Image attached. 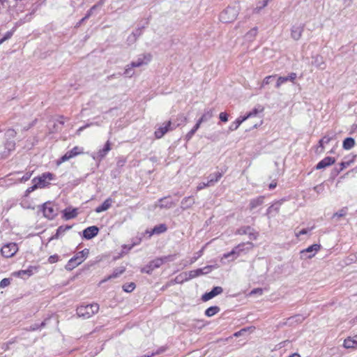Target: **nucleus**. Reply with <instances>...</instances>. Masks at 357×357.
<instances>
[{
  "label": "nucleus",
  "mask_w": 357,
  "mask_h": 357,
  "mask_svg": "<svg viewBox=\"0 0 357 357\" xmlns=\"http://www.w3.org/2000/svg\"><path fill=\"white\" fill-rule=\"evenodd\" d=\"M17 132L13 128H8L5 132L6 141L4 142V151L1 153V158L5 159L8 158L11 152L15 149V142L14 140H10V139L15 138Z\"/></svg>",
  "instance_id": "nucleus-1"
},
{
  "label": "nucleus",
  "mask_w": 357,
  "mask_h": 357,
  "mask_svg": "<svg viewBox=\"0 0 357 357\" xmlns=\"http://www.w3.org/2000/svg\"><path fill=\"white\" fill-rule=\"evenodd\" d=\"M89 255V250L85 248L82 251L77 252L67 263L65 268L67 271H73L82 262H84Z\"/></svg>",
  "instance_id": "nucleus-2"
},
{
  "label": "nucleus",
  "mask_w": 357,
  "mask_h": 357,
  "mask_svg": "<svg viewBox=\"0 0 357 357\" xmlns=\"http://www.w3.org/2000/svg\"><path fill=\"white\" fill-rule=\"evenodd\" d=\"M99 305L93 303L89 305H81L77 308V314L84 319H89L99 311Z\"/></svg>",
  "instance_id": "nucleus-3"
},
{
  "label": "nucleus",
  "mask_w": 357,
  "mask_h": 357,
  "mask_svg": "<svg viewBox=\"0 0 357 357\" xmlns=\"http://www.w3.org/2000/svg\"><path fill=\"white\" fill-rule=\"evenodd\" d=\"M55 178V175L51 172H45L33 178L32 182L36 183L39 188H45L50 185L51 181Z\"/></svg>",
  "instance_id": "nucleus-4"
},
{
  "label": "nucleus",
  "mask_w": 357,
  "mask_h": 357,
  "mask_svg": "<svg viewBox=\"0 0 357 357\" xmlns=\"http://www.w3.org/2000/svg\"><path fill=\"white\" fill-rule=\"evenodd\" d=\"M245 245H249V248H247V250H250L254 247V244L251 242L239 243L238 245L235 246L231 252L224 254L221 258V261L222 262L224 259H227L231 256L236 255L232 260L235 259L241 252L245 250L244 248Z\"/></svg>",
  "instance_id": "nucleus-5"
},
{
  "label": "nucleus",
  "mask_w": 357,
  "mask_h": 357,
  "mask_svg": "<svg viewBox=\"0 0 357 357\" xmlns=\"http://www.w3.org/2000/svg\"><path fill=\"white\" fill-rule=\"evenodd\" d=\"M84 153V149L78 146H74L70 151H67L62 157H61L57 161L56 165H60L63 162L69 160L70 159L76 157L79 155Z\"/></svg>",
  "instance_id": "nucleus-6"
},
{
  "label": "nucleus",
  "mask_w": 357,
  "mask_h": 357,
  "mask_svg": "<svg viewBox=\"0 0 357 357\" xmlns=\"http://www.w3.org/2000/svg\"><path fill=\"white\" fill-rule=\"evenodd\" d=\"M56 205L52 202H47L43 205V213L45 218L53 220L57 215Z\"/></svg>",
  "instance_id": "nucleus-7"
},
{
  "label": "nucleus",
  "mask_w": 357,
  "mask_h": 357,
  "mask_svg": "<svg viewBox=\"0 0 357 357\" xmlns=\"http://www.w3.org/2000/svg\"><path fill=\"white\" fill-rule=\"evenodd\" d=\"M19 250L18 245L15 243H8L3 245L1 249V253L6 258L13 257Z\"/></svg>",
  "instance_id": "nucleus-8"
},
{
  "label": "nucleus",
  "mask_w": 357,
  "mask_h": 357,
  "mask_svg": "<svg viewBox=\"0 0 357 357\" xmlns=\"http://www.w3.org/2000/svg\"><path fill=\"white\" fill-rule=\"evenodd\" d=\"M237 17V12L234 8H227L223 10L220 15V21L223 23L234 22Z\"/></svg>",
  "instance_id": "nucleus-9"
},
{
  "label": "nucleus",
  "mask_w": 357,
  "mask_h": 357,
  "mask_svg": "<svg viewBox=\"0 0 357 357\" xmlns=\"http://www.w3.org/2000/svg\"><path fill=\"white\" fill-rule=\"evenodd\" d=\"M210 268H211L210 266H206L204 268V269H208V271L210 270ZM204 273H205L204 272V268H197V269L189 271V273H188V278H185V279L180 280L179 278L181 276V275H180L175 278L174 281L176 283H182L184 281H188L189 280L199 277L202 275H204Z\"/></svg>",
  "instance_id": "nucleus-10"
},
{
  "label": "nucleus",
  "mask_w": 357,
  "mask_h": 357,
  "mask_svg": "<svg viewBox=\"0 0 357 357\" xmlns=\"http://www.w3.org/2000/svg\"><path fill=\"white\" fill-rule=\"evenodd\" d=\"M172 121H168L164 123L163 126L159 127L155 132L154 136L155 139L162 138L168 131L172 130L171 128Z\"/></svg>",
  "instance_id": "nucleus-11"
},
{
  "label": "nucleus",
  "mask_w": 357,
  "mask_h": 357,
  "mask_svg": "<svg viewBox=\"0 0 357 357\" xmlns=\"http://www.w3.org/2000/svg\"><path fill=\"white\" fill-rule=\"evenodd\" d=\"M223 289L221 287H215L210 292L205 293L202 296V300L204 302L212 299L213 297L222 294Z\"/></svg>",
  "instance_id": "nucleus-12"
},
{
  "label": "nucleus",
  "mask_w": 357,
  "mask_h": 357,
  "mask_svg": "<svg viewBox=\"0 0 357 357\" xmlns=\"http://www.w3.org/2000/svg\"><path fill=\"white\" fill-rule=\"evenodd\" d=\"M151 60V55L150 54H144L138 58L137 61H133L130 63L131 68L139 67L144 64L149 63Z\"/></svg>",
  "instance_id": "nucleus-13"
},
{
  "label": "nucleus",
  "mask_w": 357,
  "mask_h": 357,
  "mask_svg": "<svg viewBox=\"0 0 357 357\" xmlns=\"http://www.w3.org/2000/svg\"><path fill=\"white\" fill-rule=\"evenodd\" d=\"M222 176V174L220 172L215 173V180H208L207 183H201L197 186V190L199 191L206 187L214 185V183H217Z\"/></svg>",
  "instance_id": "nucleus-14"
},
{
  "label": "nucleus",
  "mask_w": 357,
  "mask_h": 357,
  "mask_svg": "<svg viewBox=\"0 0 357 357\" xmlns=\"http://www.w3.org/2000/svg\"><path fill=\"white\" fill-rule=\"evenodd\" d=\"M98 228L96 226H91L83 231V236L86 239H91L98 233Z\"/></svg>",
  "instance_id": "nucleus-15"
},
{
  "label": "nucleus",
  "mask_w": 357,
  "mask_h": 357,
  "mask_svg": "<svg viewBox=\"0 0 357 357\" xmlns=\"http://www.w3.org/2000/svg\"><path fill=\"white\" fill-rule=\"evenodd\" d=\"M335 162V159L333 157H326L320 162H319L316 166L317 169H324L329 167Z\"/></svg>",
  "instance_id": "nucleus-16"
},
{
  "label": "nucleus",
  "mask_w": 357,
  "mask_h": 357,
  "mask_svg": "<svg viewBox=\"0 0 357 357\" xmlns=\"http://www.w3.org/2000/svg\"><path fill=\"white\" fill-rule=\"evenodd\" d=\"M77 209L73 208H66L63 211V218L66 220L75 218L77 216Z\"/></svg>",
  "instance_id": "nucleus-17"
},
{
  "label": "nucleus",
  "mask_w": 357,
  "mask_h": 357,
  "mask_svg": "<svg viewBox=\"0 0 357 357\" xmlns=\"http://www.w3.org/2000/svg\"><path fill=\"white\" fill-rule=\"evenodd\" d=\"M169 259V257H164L160 258H156L152 260L149 265V267L151 269L157 268L161 266L165 261Z\"/></svg>",
  "instance_id": "nucleus-18"
},
{
  "label": "nucleus",
  "mask_w": 357,
  "mask_h": 357,
  "mask_svg": "<svg viewBox=\"0 0 357 357\" xmlns=\"http://www.w3.org/2000/svg\"><path fill=\"white\" fill-rule=\"evenodd\" d=\"M343 346L347 349L356 348L357 347V335L346 338L344 341Z\"/></svg>",
  "instance_id": "nucleus-19"
},
{
  "label": "nucleus",
  "mask_w": 357,
  "mask_h": 357,
  "mask_svg": "<svg viewBox=\"0 0 357 357\" xmlns=\"http://www.w3.org/2000/svg\"><path fill=\"white\" fill-rule=\"evenodd\" d=\"M112 202L113 199L112 198H107L101 205L96 208L95 211L99 213L107 211L111 207Z\"/></svg>",
  "instance_id": "nucleus-20"
},
{
  "label": "nucleus",
  "mask_w": 357,
  "mask_h": 357,
  "mask_svg": "<svg viewBox=\"0 0 357 357\" xmlns=\"http://www.w3.org/2000/svg\"><path fill=\"white\" fill-rule=\"evenodd\" d=\"M38 270L37 266H30L26 270H20L17 272H15L14 273L15 275H17L18 277H22L24 275H27L28 276H31L33 274L35 271Z\"/></svg>",
  "instance_id": "nucleus-21"
},
{
  "label": "nucleus",
  "mask_w": 357,
  "mask_h": 357,
  "mask_svg": "<svg viewBox=\"0 0 357 357\" xmlns=\"http://www.w3.org/2000/svg\"><path fill=\"white\" fill-rule=\"evenodd\" d=\"M111 142L108 140L105 144L104 148L98 152V157L101 160L104 158L107 153L111 150Z\"/></svg>",
  "instance_id": "nucleus-22"
},
{
  "label": "nucleus",
  "mask_w": 357,
  "mask_h": 357,
  "mask_svg": "<svg viewBox=\"0 0 357 357\" xmlns=\"http://www.w3.org/2000/svg\"><path fill=\"white\" fill-rule=\"evenodd\" d=\"M264 197L259 196L257 198L252 199L250 200L249 206L250 209L252 210L259 206H261L264 203Z\"/></svg>",
  "instance_id": "nucleus-23"
},
{
  "label": "nucleus",
  "mask_w": 357,
  "mask_h": 357,
  "mask_svg": "<svg viewBox=\"0 0 357 357\" xmlns=\"http://www.w3.org/2000/svg\"><path fill=\"white\" fill-rule=\"evenodd\" d=\"M195 204V199L192 196L185 197L181 201V207L183 209L190 208Z\"/></svg>",
  "instance_id": "nucleus-24"
},
{
  "label": "nucleus",
  "mask_w": 357,
  "mask_h": 357,
  "mask_svg": "<svg viewBox=\"0 0 357 357\" xmlns=\"http://www.w3.org/2000/svg\"><path fill=\"white\" fill-rule=\"evenodd\" d=\"M356 144L355 140L352 137H347L342 142V147L345 150H350Z\"/></svg>",
  "instance_id": "nucleus-25"
},
{
  "label": "nucleus",
  "mask_w": 357,
  "mask_h": 357,
  "mask_svg": "<svg viewBox=\"0 0 357 357\" xmlns=\"http://www.w3.org/2000/svg\"><path fill=\"white\" fill-rule=\"evenodd\" d=\"M71 227L70 226H60L56 229V232L54 235H53L50 238V241H52L53 239H58L60 236L65 233L67 230L70 229Z\"/></svg>",
  "instance_id": "nucleus-26"
},
{
  "label": "nucleus",
  "mask_w": 357,
  "mask_h": 357,
  "mask_svg": "<svg viewBox=\"0 0 357 357\" xmlns=\"http://www.w3.org/2000/svg\"><path fill=\"white\" fill-rule=\"evenodd\" d=\"M167 226L165 224H160V225H156L152 229V231L151 232V235L154 234H160L164 233L167 231Z\"/></svg>",
  "instance_id": "nucleus-27"
},
{
  "label": "nucleus",
  "mask_w": 357,
  "mask_h": 357,
  "mask_svg": "<svg viewBox=\"0 0 357 357\" xmlns=\"http://www.w3.org/2000/svg\"><path fill=\"white\" fill-rule=\"evenodd\" d=\"M332 137L325 135L319 141V147L321 148L320 152H323L324 151V145L328 144L332 140Z\"/></svg>",
  "instance_id": "nucleus-28"
},
{
  "label": "nucleus",
  "mask_w": 357,
  "mask_h": 357,
  "mask_svg": "<svg viewBox=\"0 0 357 357\" xmlns=\"http://www.w3.org/2000/svg\"><path fill=\"white\" fill-rule=\"evenodd\" d=\"M220 309L219 307L211 306L205 310V315L206 317H213V315L216 314L217 313H218L220 312Z\"/></svg>",
  "instance_id": "nucleus-29"
},
{
  "label": "nucleus",
  "mask_w": 357,
  "mask_h": 357,
  "mask_svg": "<svg viewBox=\"0 0 357 357\" xmlns=\"http://www.w3.org/2000/svg\"><path fill=\"white\" fill-rule=\"evenodd\" d=\"M252 116V113H248L246 116H243V117H239L238 118L236 121H235V123H236V126L234 127V128H232L231 127L230 128L231 130H236L237 129L239 126L243 122L245 121L247 119L251 117Z\"/></svg>",
  "instance_id": "nucleus-30"
},
{
  "label": "nucleus",
  "mask_w": 357,
  "mask_h": 357,
  "mask_svg": "<svg viewBox=\"0 0 357 357\" xmlns=\"http://www.w3.org/2000/svg\"><path fill=\"white\" fill-rule=\"evenodd\" d=\"M302 31H303L302 29L300 27H296V28L293 29L291 30V37L294 40L300 39V38L301 37V35H302Z\"/></svg>",
  "instance_id": "nucleus-31"
},
{
  "label": "nucleus",
  "mask_w": 357,
  "mask_h": 357,
  "mask_svg": "<svg viewBox=\"0 0 357 357\" xmlns=\"http://www.w3.org/2000/svg\"><path fill=\"white\" fill-rule=\"evenodd\" d=\"M136 285L134 282L126 283L123 285L122 288L125 292L130 293L135 290Z\"/></svg>",
  "instance_id": "nucleus-32"
},
{
  "label": "nucleus",
  "mask_w": 357,
  "mask_h": 357,
  "mask_svg": "<svg viewBox=\"0 0 357 357\" xmlns=\"http://www.w3.org/2000/svg\"><path fill=\"white\" fill-rule=\"evenodd\" d=\"M213 116V111L211 109L206 112L204 114L202 115V116L198 119L199 120V123H204L208 119H210Z\"/></svg>",
  "instance_id": "nucleus-33"
},
{
  "label": "nucleus",
  "mask_w": 357,
  "mask_h": 357,
  "mask_svg": "<svg viewBox=\"0 0 357 357\" xmlns=\"http://www.w3.org/2000/svg\"><path fill=\"white\" fill-rule=\"evenodd\" d=\"M124 271H125V269L122 268V269H121L119 271H114L112 275L107 276V278H105V279L101 280L100 284L103 283V282H105L107 280H111L112 278H115L118 277L119 275L123 273L124 272Z\"/></svg>",
  "instance_id": "nucleus-34"
},
{
  "label": "nucleus",
  "mask_w": 357,
  "mask_h": 357,
  "mask_svg": "<svg viewBox=\"0 0 357 357\" xmlns=\"http://www.w3.org/2000/svg\"><path fill=\"white\" fill-rule=\"evenodd\" d=\"M250 231V226H244L239 229H238L236 231V234L238 235H248V234Z\"/></svg>",
  "instance_id": "nucleus-35"
},
{
  "label": "nucleus",
  "mask_w": 357,
  "mask_h": 357,
  "mask_svg": "<svg viewBox=\"0 0 357 357\" xmlns=\"http://www.w3.org/2000/svg\"><path fill=\"white\" fill-rule=\"evenodd\" d=\"M321 249V245L319 244H314L309 247H307L305 250H303L301 252H311L312 251L318 252Z\"/></svg>",
  "instance_id": "nucleus-36"
},
{
  "label": "nucleus",
  "mask_w": 357,
  "mask_h": 357,
  "mask_svg": "<svg viewBox=\"0 0 357 357\" xmlns=\"http://www.w3.org/2000/svg\"><path fill=\"white\" fill-rule=\"evenodd\" d=\"M250 240H256L259 236V233L250 227V231L248 234Z\"/></svg>",
  "instance_id": "nucleus-37"
},
{
  "label": "nucleus",
  "mask_w": 357,
  "mask_h": 357,
  "mask_svg": "<svg viewBox=\"0 0 357 357\" xmlns=\"http://www.w3.org/2000/svg\"><path fill=\"white\" fill-rule=\"evenodd\" d=\"M287 81H289V78H286V77H279L275 84L276 88H280L282 84Z\"/></svg>",
  "instance_id": "nucleus-38"
},
{
  "label": "nucleus",
  "mask_w": 357,
  "mask_h": 357,
  "mask_svg": "<svg viewBox=\"0 0 357 357\" xmlns=\"http://www.w3.org/2000/svg\"><path fill=\"white\" fill-rule=\"evenodd\" d=\"M347 211V208H342V209H340V211H338L337 212L334 213L333 216L338 217V218L344 217V215H346Z\"/></svg>",
  "instance_id": "nucleus-39"
},
{
  "label": "nucleus",
  "mask_w": 357,
  "mask_h": 357,
  "mask_svg": "<svg viewBox=\"0 0 357 357\" xmlns=\"http://www.w3.org/2000/svg\"><path fill=\"white\" fill-rule=\"evenodd\" d=\"M10 284V278H3L0 282V287L4 288L6 287H8Z\"/></svg>",
  "instance_id": "nucleus-40"
},
{
  "label": "nucleus",
  "mask_w": 357,
  "mask_h": 357,
  "mask_svg": "<svg viewBox=\"0 0 357 357\" xmlns=\"http://www.w3.org/2000/svg\"><path fill=\"white\" fill-rule=\"evenodd\" d=\"M33 185L29 188H28L25 191V195L28 196L31 192L34 191L35 190L39 188L36 183H33Z\"/></svg>",
  "instance_id": "nucleus-41"
},
{
  "label": "nucleus",
  "mask_w": 357,
  "mask_h": 357,
  "mask_svg": "<svg viewBox=\"0 0 357 357\" xmlns=\"http://www.w3.org/2000/svg\"><path fill=\"white\" fill-rule=\"evenodd\" d=\"M32 175V173L28 172L25 175H24L21 178L18 179L17 182L22 183L25 182L30 179L31 176Z\"/></svg>",
  "instance_id": "nucleus-42"
},
{
  "label": "nucleus",
  "mask_w": 357,
  "mask_h": 357,
  "mask_svg": "<svg viewBox=\"0 0 357 357\" xmlns=\"http://www.w3.org/2000/svg\"><path fill=\"white\" fill-rule=\"evenodd\" d=\"M59 260V256L57 255H53L49 257L48 258V262L50 264H54L57 262Z\"/></svg>",
  "instance_id": "nucleus-43"
},
{
  "label": "nucleus",
  "mask_w": 357,
  "mask_h": 357,
  "mask_svg": "<svg viewBox=\"0 0 357 357\" xmlns=\"http://www.w3.org/2000/svg\"><path fill=\"white\" fill-rule=\"evenodd\" d=\"M197 131L192 128L185 135V139L189 141Z\"/></svg>",
  "instance_id": "nucleus-44"
},
{
  "label": "nucleus",
  "mask_w": 357,
  "mask_h": 357,
  "mask_svg": "<svg viewBox=\"0 0 357 357\" xmlns=\"http://www.w3.org/2000/svg\"><path fill=\"white\" fill-rule=\"evenodd\" d=\"M197 131L192 128L185 135V139L189 141Z\"/></svg>",
  "instance_id": "nucleus-45"
},
{
  "label": "nucleus",
  "mask_w": 357,
  "mask_h": 357,
  "mask_svg": "<svg viewBox=\"0 0 357 357\" xmlns=\"http://www.w3.org/2000/svg\"><path fill=\"white\" fill-rule=\"evenodd\" d=\"M197 131L192 128L185 135V139L189 141Z\"/></svg>",
  "instance_id": "nucleus-46"
},
{
  "label": "nucleus",
  "mask_w": 357,
  "mask_h": 357,
  "mask_svg": "<svg viewBox=\"0 0 357 357\" xmlns=\"http://www.w3.org/2000/svg\"><path fill=\"white\" fill-rule=\"evenodd\" d=\"M219 118L222 122H227L228 121V114L226 112H220Z\"/></svg>",
  "instance_id": "nucleus-47"
},
{
  "label": "nucleus",
  "mask_w": 357,
  "mask_h": 357,
  "mask_svg": "<svg viewBox=\"0 0 357 357\" xmlns=\"http://www.w3.org/2000/svg\"><path fill=\"white\" fill-rule=\"evenodd\" d=\"M312 230V228L311 229H303L302 230H301L298 233H296V236L297 238H298L301 235H304V234H307L310 231Z\"/></svg>",
  "instance_id": "nucleus-48"
},
{
  "label": "nucleus",
  "mask_w": 357,
  "mask_h": 357,
  "mask_svg": "<svg viewBox=\"0 0 357 357\" xmlns=\"http://www.w3.org/2000/svg\"><path fill=\"white\" fill-rule=\"evenodd\" d=\"M257 29L254 28L247 33V36L255 37L257 36Z\"/></svg>",
  "instance_id": "nucleus-49"
},
{
  "label": "nucleus",
  "mask_w": 357,
  "mask_h": 357,
  "mask_svg": "<svg viewBox=\"0 0 357 357\" xmlns=\"http://www.w3.org/2000/svg\"><path fill=\"white\" fill-rule=\"evenodd\" d=\"M13 35V32L12 31H8L5 36L1 39L2 40V43H3L4 41H6V40L9 39Z\"/></svg>",
  "instance_id": "nucleus-50"
},
{
  "label": "nucleus",
  "mask_w": 357,
  "mask_h": 357,
  "mask_svg": "<svg viewBox=\"0 0 357 357\" xmlns=\"http://www.w3.org/2000/svg\"><path fill=\"white\" fill-rule=\"evenodd\" d=\"M286 78H289V81L294 82L296 78V74L295 73H291Z\"/></svg>",
  "instance_id": "nucleus-51"
},
{
  "label": "nucleus",
  "mask_w": 357,
  "mask_h": 357,
  "mask_svg": "<svg viewBox=\"0 0 357 357\" xmlns=\"http://www.w3.org/2000/svg\"><path fill=\"white\" fill-rule=\"evenodd\" d=\"M263 293V290L261 288H256V289H254L251 291L250 292V294H262Z\"/></svg>",
  "instance_id": "nucleus-52"
},
{
  "label": "nucleus",
  "mask_w": 357,
  "mask_h": 357,
  "mask_svg": "<svg viewBox=\"0 0 357 357\" xmlns=\"http://www.w3.org/2000/svg\"><path fill=\"white\" fill-rule=\"evenodd\" d=\"M351 162H342L340 165V170H343L344 169L347 168V167H349L350 165Z\"/></svg>",
  "instance_id": "nucleus-53"
},
{
  "label": "nucleus",
  "mask_w": 357,
  "mask_h": 357,
  "mask_svg": "<svg viewBox=\"0 0 357 357\" xmlns=\"http://www.w3.org/2000/svg\"><path fill=\"white\" fill-rule=\"evenodd\" d=\"M273 77V75L266 76L263 80L262 85H268L270 83V79Z\"/></svg>",
  "instance_id": "nucleus-54"
},
{
  "label": "nucleus",
  "mask_w": 357,
  "mask_h": 357,
  "mask_svg": "<svg viewBox=\"0 0 357 357\" xmlns=\"http://www.w3.org/2000/svg\"><path fill=\"white\" fill-rule=\"evenodd\" d=\"M203 254V249L201 250L199 253H198V256L197 257H195L193 258L192 260H191V263H193L195 262L199 257H200Z\"/></svg>",
  "instance_id": "nucleus-55"
},
{
  "label": "nucleus",
  "mask_w": 357,
  "mask_h": 357,
  "mask_svg": "<svg viewBox=\"0 0 357 357\" xmlns=\"http://www.w3.org/2000/svg\"><path fill=\"white\" fill-rule=\"evenodd\" d=\"M202 123H199V120H197V123H195V125L193 126V128L197 131V130L200 128L201 126V124Z\"/></svg>",
  "instance_id": "nucleus-56"
},
{
  "label": "nucleus",
  "mask_w": 357,
  "mask_h": 357,
  "mask_svg": "<svg viewBox=\"0 0 357 357\" xmlns=\"http://www.w3.org/2000/svg\"><path fill=\"white\" fill-rule=\"evenodd\" d=\"M277 186L276 182H272L269 184L268 188L270 190L274 189Z\"/></svg>",
  "instance_id": "nucleus-57"
},
{
  "label": "nucleus",
  "mask_w": 357,
  "mask_h": 357,
  "mask_svg": "<svg viewBox=\"0 0 357 357\" xmlns=\"http://www.w3.org/2000/svg\"><path fill=\"white\" fill-rule=\"evenodd\" d=\"M89 126V124L86 125V126H82L80 127L78 130H77V133L79 134V132L81 131H82L84 129H85L86 128H87Z\"/></svg>",
  "instance_id": "nucleus-58"
},
{
  "label": "nucleus",
  "mask_w": 357,
  "mask_h": 357,
  "mask_svg": "<svg viewBox=\"0 0 357 357\" xmlns=\"http://www.w3.org/2000/svg\"><path fill=\"white\" fill-rule=\"evenodd\" d=\"M59 122L61 125L64 124L65 122H64V116H60V119L59 120Z\"/></svg>",
  "instance_id": "nucleus-59"
},
{
  "label": "nucleus",
  "mask_w": 357,
  "mask_h": 357,
  "mask_svg": "<svg viewBox=\"0 0 357 357\" xmlns=\"http://www.w3.org/2000/svg\"><path fill=\"white\" fill-rule=\"evenodd\" d=\"M250 113H252V116H255V115L257 114L258 110L257 109H255L252 112H250Z\"/></svg>",
  "instance_id": "nucleus-60"
},
{
  "label": "nucleus",
  "mask_w": 357,
  "mask_h": 357,
  "mask_svg": "<svg viewBox=\"0 0 357 357\" xmlns=\"http://www.w3.org/2000/svg\"><path fill=\"white\" fill-rule=\"evenodd\" d=\"M289 357H301V356L297 353H294V354L290 355Z\"/></svg>",
  "instance_id": "nucleus-61"
},
{
  "label": "nucleus",
  "mask_w": 357,
  "mask_h": 357,
  "mask_svg": "<svg viewBox=\"0 0 357 357\" xmlns=\"http://www.w3.org/2000/svg\"><path fill=\"white\" fill-rule=\"evenodd\" d=\"M130 68H127L125 70V74L126 75H129L130 74Z\"/></svg>",
  "instance_id": "nucleus-62"
},
{
  "label": "nucleus",
  "mask_w": 357,
  "mask_h": 357,
  "mask_svg": "<svg viewBox=\"0 0 357 357\" xmlns=\"http://www.w3.org/2000/svg\"><path fill=\"white\" fill-rule=\"evenodd\" d=\"M210 177H211V178L209 180H215V173L214 174V175H211Z\"/></svg>",
  "instance_id": "nucleus-63"
},
{
  "label": "nucleus",
  "mask_w": 357,
  "mask_h": 357,
  "mask_svg": "<svg viewBox=\"0 0 357 357\" xmlns=\"http://www.w3.org/2000/svg\"><path fill=\"white\" fill-rule=\"evenodd\" d=\"M239 333H240L239 332H236V333H235L234 334V335L235 337H238V336L239 335Z\"/></svg>",
  "instance_id": "nucleus-64"
}]
</instances>
